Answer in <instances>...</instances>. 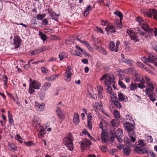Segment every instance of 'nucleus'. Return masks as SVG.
Instances as JSON below:
<instances>
[{"instance_id":"473e14b6","label":"nucleus","mask_w":157,"mask_h":157,"mask_svg":"<svg viewBox=\"0 0 157 157\" xmlns=\"http://www.w3.org/2000/svg\"><path fill=\"white\" fill-rule=\"evenodd\" d=\"M40 48H39L35 49L32 51L30 53L32 55H34L37 54L40 52H41Z\"/></svg>"},{"instance_id":"4be33fe9","label":"nucleus","mask_w":157,"mask_h":157,"mask_svg":"<svg viewBox=\"0 0 157 157\" xmlns=\"http://www.w3.org/2000/svg\"><path fill=\"white\" fill-rule=\"evenodd\" d=\"M68 54L65 52H62L59 55V58L60 61H62L64 58H67L68 57Z\"/></svg>"},{"instance_id":"7ed1b4c3","label":"nucleus","mask_w":157,"mask_h":157,"mask_svg":"<svg viewBox=\"0 0 157 157\" xmlns=\"http://www.w3.org/2000/svg\"><path fill=\"white\" fill-rule=\"evenodd\" d=\"M114 80V78L107 74L103 75L100 78L101 82L104 83L106 86H111L115 89L116 88L114 86L115 82Z\"/></svg>"},{"instance_id":"a18cd8bd","label":"nucleus","mask_w":157,"mask_h":157,"mask_svg":"<svg viewBox=\"0 0 157 157\" xmlns=\"http://www.w3.org/2000/svg\"><path fill=\"white\" fill-rule=\"evenodd\" d=\"M77 40L79 41L80 43H82L83 44H84L86 47L88 46L89 44V43L86 41V40H81L79 38V36H78L77 38Z\"/></svg>"},{"instance_id":"79ce46f5","label":"nucleus","mask_w":157,"mask_h":157,"mask_svg":"<svg viewBox=\"0 0 157 157\" xmlns=\"http://www.w3.org/2000/svg\"><path fill=\"white\" fill-rule=\"evenodd\" d=\"M56 76L54 75H51L50 76L46 78V79L48 81H52L56 79Z\"/></svg>"},{"instance_id":"f704fd0d","label":"nucleus","mask_w":157,"mask_h":157,"mask_svg":"<svg viewBox=\"0 0 157 157\" xmlns=\"http://www.w3.org/2000/svg\"><path fill=\"white\" fill-rule=\"evenodd\" d=\"M131 39L136 42L139 41L138 36L136 33H135V34L130 36Z\"/></svg>"},{"instance_id":"bb28decb","label":"nucleus","mask_w":157,"mask_h":157,"mask_svg":"<svg viewBox=\"0 0 157 157\" xmlns=\"http://www.w3.org/2000/svg\"><path fill=\"white\" fill-rule=\"evenodd\" d=\"M46 132L45 129L44 128L41 129L40 131L38 134V136L39 138H42L44 136V135L45 134Z\"/></svg>"},{"instance_id":"c756f323","label":"nucleus","mask_w":157,"mask_h":157,"mask_svg":"<svg viewBox=\"0 0 157 157\" xmlns=\"http://www.w3.org/2000/svg\"><path fill=\"white\" fill-rule=\"evenodd\" d=\"M154 29H151L148 25V36H149L150 38H151L153 36Z\"/></svg>"},{"instance_id":"39448f33","label":"nucleus","mask_w":157,"mask_h":157,"mask_svg":"<svg viewBox=\"0 0 157 157\" xmlns=\"http://www.w3.org/2000/svg\"><path fill=\"white\" fill-rule=\"evenodd\" d=\"M73 137L71 133H69L63 140L64 145L70 151H72L73 149L74 145L73 143Z\"/></svg>"},{"instance_id":"412c9836","label":"nucleus","mask_w":157,"mask_h":157,"mask_svg":"<svg viewBox=\"0 0 157 157\" xmlns=\"http://www.w3.org/2000/svg\"><path fill=\"white\" fill-rule=\"evenodd\" d=\"M148 96L149 97L150 100L152 102H154L156 100V95L154 92L149 93H148Z\"/></svg>"},{"instance_id":"f257e3e1","label":"nucleus","mask_w":157,"mask_h":157,"mask_svg":"<svg viewBox=\"0 0 157 157\" xmlns=\"http://www.w3.org/2000/svg\"><path fill=\"white\" fill-rule=\"evenodd\" d=\"M134 124H132L128 122H126L123 124L125 130L127 132L130 138V139L131 140V141L132 142H134L136 141V136L135 132L134 131Z\"/></svg>"},{"instance_id":"49530a36","label":"nucleus","mask_w":157,"mask_h":157,"mask_svg":"<svg viewBox=\"0 0 157 157\" xmlns=\"http://www.w3.org/2000/svg\"><path fill=\"white\" fill-rule=\"evenodd\" d=\"M134 70V69L133 68L130 67L129 68L126 69L125 70V71L128 74H131L132 73Z\"/></svg>"},{"instance_id":"052dcab7","label":"nucleus","mask_w":157,"mask_h":157,"mask_svg":"<svg viewBox=\"0 0 157 157\" xmlns=\"http://www.w3.org/2000/svg\"><path fill=\"white\" fill-rule=\"evenodd\" d=\"M101 24L103 26H107L108 25L109 22L107 20H101Z\"/></svg>"},{"instance_id":"9d476101","label":"nucleus","mask_w":157,"mask_h":157,"mask_svg":"<svg viewBox=\"0 0 157 157\" xmlns=\"http://www.w3.org/2000/svg\"><path fill=\"white\" fill-rule=\"evenodd\" d=\"M91 144L90 140L87 139H85V140L81 142V149H88Z\"/></svg>"},{"instance_id":"c03bdc74","label":"nucleus","mask_w":157,"mask_h":157,"mask_svg":"<svg viewBox=\"0 0 157 157\" xmlns=\"http://www.w3.org/2000/svg\"><path fill=\"white\" fill-rule=\"evenodd\" d=\"M67 75H65L66 77L65 80L67 82H69L71 81V73H66Z\"/></svg>"},{"instance_id":"09e8293b","label":"nucleus","mask_w":157,"mask_h":157,"mask_svg":"<svg viewBox=\"0 0 157 157\" xmlns=\"http://www.w3.org/2000/svg\"><path fill=\"white\" fill-rule=\"evenodd\" d=\"M48 23V20L46 18H44L42 20L41 22V24L44 25H47Z\"/></svg>"},{"instance_id":"9b49d317","label":"nucleus","mask_w":157,"mask_h":157,"mask_svg":"<svg viewBox=\"0 0 157 157\" xmlns=\"http://www.w3.org/2000/svg\"><path fill=\"white\" fill-rule=\"evenodd\" d=\"M135 81L140 82L139 83L137 84V87L141 89L145 87V86L144 85L145 81L142 77H136Z\"/></svg>"},{"instance_id":"f8f14e48","label":"nucleus","mask_w":157,"mask_h":157,"mask_svg":"<svg viewBox=\"0 0 157 157\" xmlns=\"http://www.w3.org/2000/svg\"><path fill=\"white\" fill-rule=\"evenodd\" d=\"M148 17L152 18L153 17L157 21V10L155 9H149L148 11Z\"/></svg>"},{"instance_id":"423d86ee","label":"nucleus","mask_w":157,"mask_h":157,"mask_svg":"<svg viewBox=\"0 0 157 157\" xmlns=\"http://www.w3.org/2000/svg\"><path fill=\"white\" fill-rule=\"evenodd\" d=\"M124 141L125 146L123 148V153L125 155L128 156L131 151L129 147H133V145L132 144L133 142L131 141V140L127 137L124 138Z\"/></svg>"},{"instance_id":"2eb2a0df","label":"nucleus","mask_w":157,"mask_h":157,"mask_svg":"<svg viewBox=\"0 0 157 157\" xmlns=\"http://www.w3.org/2000/svg\"><path fill=\"white\" fill-rule=\"evenodd\" d=\"M118 99L120 101H121L126 102L128 100V98L127 96L124 95L121 92H118Z\"/></svg>"},{"instance_id":"3c124183","label":"nucleus","mask_w":157,"mask_h":157,"mask_svg":"<svg viewBox=\"0 0 157 157\" xmlns=\"http://www.w3.org/2000/svg\"><path fill=\"white\" fill-rule=\"evenodd\" d=\"M71 53L72 54L75 56H82L81 55L82 54L81 53L76 50H74V51H72Z\"/></svg>"},{"instance_id":"a211bd4d","label":"nucleus","mask_w":157,"mask_h":157,"mask_svg":"<svg viewBox=\"0 0 157 157\" xmlns=\"http://www.w3.org/2000/svg\"><path fill=\"white\" fill-rule=\"evenodd\" d=\"M30 84L36 89H39L41 86V83L35 80H34Z\"/></svg>"},{"instance_id":"f3484780","label":"nucleus","mask_w":157,"mask_h":157,"mask_svg":"<svg viewBox=\"0 0 157 157\" xmlns=\"http://www.w3.org/2000/svg\"><path fill=\"white\" fill-rule=\"evenodd\" d=\"M150 79L148 78V93L152 92L154 89V86L153 83L150 81Z\"/></svg>"},{"instance_id":"72a5a7b5","label":"nucleus","mask_w":157,"mask_h":157,"mask_svg":"<svg viewBox=\"0 0 157 157\" xmlns=\"http://www.w3.org/2000/svg\"><path fill=\"white\" fill-rule=\"evenodd\" d=\"M24 144L28 147H31L35 145V144L32 140L24 142Z\"/></svg>"},{"instance_id":"13d9d810","label":"nucleus","mask_w":157,"mask_h":157,"mask_svg":"<svg viewBox=\"0 0 157 157\" xmlns=\"http://www.w3.org/2000/svg\"><path fill=\"white\" fill-rule=\"evenodd\" d=\"M100 52L103 54L104 55H107V53L105 49L103 48L102 47L101 48L100 50L99 51Z\"/></svg>"},{"instance_id":"37998d69","label":"nucleus","mask_w":157,"mask_h":157,"mask_svg":"<svg viewBox=\"0 0 157 157\" xmlns=\"http://www.w3.org/2000/svg\"><path fill=\"white\" fill-rule=\"evenodd\" d=\"M41 52L49 50L50 49V47L49 46H44L40 48Z\"/></svg>"},{"instance_id":"ddd939ff","label":"nucleus","mask_w":157,"mask_h":157,"mask_svg":"<svg viewBox=\"0 0 157 157\" xmlns=\"http://www.w3.org/2000/svg\"><path fill=\"white\" fill-rule=\"evenodd\" d=\"M35 107L36 109L39 111H43L45 107V105L44 103H40L37 101L35 102Z\"/></svg>"},{"instance_id":"b1692460","label":"nucleus","mask_w":157,"mask_h":157,"mask_svg":"<svg viewBox=\"0 0 157 157\" xmlns=\"http://www.w3.org/2000/svg\"><path fill=\"white\" fill-rule=\"evenodd\" d=\"M46 91L45 90L42 89H41L40 90V94L39 96L40 99L42 100H43L44 98Z\"/></svg>"},{"instance_id":"a19ab883","label":"nucleus","mask_w":157,"mask_h":157,"mask_svg":"<svg viewBox=\"0 0 157 157\" xmlns=\"http://www.w3.org/2000/svg\"><path fill=\"white\" fill-rule=\"evenodd\" d=\"M35 89H36L30 84L29 88V92L30 94H32L35 92Z\"/></svg>"},{"instance_id":"0e129e2a","label":"nucleus","mask_w":157,"mask_h":157,"mask_svg":"<svg viewBox=\"0 0 157 157\" xmlns=\"http://www.w3.org/2000/svg\"><path fill=\"white\" fill-rule=\"evenodd\" d=\"M100 149L102 151L104 152H105L108 150L107 147L105 146H100Z\"/></svg>"},{"instance_id":"864d4df0","label":"nucleus","mask_w":157,"mask_h":157,"mask_svg":"<svg viewBox=\"0 0 157 157\" xmlns=\"http://www.w3.org/2000/svg\"><path fill=\"white\" fill-rule=\"evenodd\" d=\"M118 84L122 88L124 89H126V85L121 81H119Z\"/></svg>"},{"instance_id":"cd10ccee","label":"nucleus","mask_w":157,"mask_h":157,"mask_svg":"<svg viewBox=\"0 0 157 157\" xmlns=\"http://www.w3.org/2000/svg\"><path fill=\"white\" fill-rule=\"evenodd\" d=\"M8 116L9 121L10 123V125L11 126L13 124L14 121L13 119V116L12 114H10L9 111L8 112Z\"/></svg>"},{"instance_id":"ea45409f","label":"nucleus","mask_w":157,"mask_h":157,"mask_svg":"<svg viewBox=\"0 0 157 157\" xmlns=\"http://www.w3.org/2000/svg\"><path fill=\"white\" fill-rule=\"evenodd\" d=\"M114 105L118 109H120L121 107V103L119 102L118 99H117V100H115L114 102Z\"/></svg>"},{"instance_id":"aec40b11","label":"nucleus","mask_w":157,"mask_h":157,"mask_svg":"<svg viewBox=\"0 0 157 157\" xmlns=\"http://www.w3.org/2000/svg\"><path fill=\"white\" fill-rule=\"evenodd\" d=\"M73 121L75 124H77L80 122L79 116L77 113H74Z\"/></svg>"},{"instance_id":"603ef678","label":"nucleus","mask_w":157,"mask_h":157,"mask_svg":"<svg viewBox=\"0 0 157 157\" xmlns=\"http://www.w3.org/2000/svg\"><path fill=\"white\" fill-rule=\"evenodd\" d=\"M45 15H44V16H43V15H42V14H39L37 15L36 16V18L38 20L41 21L45 17Z\"/></svg>"},{"instance_id":"6e6d98bb","label":"nucleus","mask_w":157,"mask_h":157,"mask_svg":"<svg viewBox=\"0 0 157 157\" xmlns=\"http://www.w3.org/2000/svg\"><path fill=\"white\" fill-rule=\"evenodd\" d=\"M87 127L90 130H91L92 129V124H91V121H87Z\"/></svg>"},{"instance_id":"e2e57ef3","label":"nucleus","mask_w":157,"mask_h":157,"mask_svg":"<svg viewBox=\"0 0 157 157\" xmlns=\"http://www.w3.org/2000/svg\"><path fill=\"white\" fill-rule=\"evenodd\" d=\"M41 70L42 72L44 74H46L48 71V69L44 67H42L41 68Z\"/></svg>"},{"instance_id":"a878e982","label":"nucleus","mask_w":157,"mask_h":157,"mask_svg":"<svg viewBox=\"0 0 157 157\" xmlns=\"http://www.w3.org/2000/svg\"><path fill=\"white\" fill-rule=\"evenodd\" d=\"M118 119H114L111 121V124L113 127L118 126L119 124V121Z\"/></svg>"},{"instance_id":"de8ad7c7","label":"nucleus","mask_w":157,"mask_h":157,"mask_svg":"<svg viewBox=\"0 0 157 157\" xmlns=\"http://www.w3.org/2000/svg\"><path fill=\"white\" fill-rule=\"evenodd\" d=\"M126 32L130 37L132 35H133V34H135V33L131 29H127Z\"/></svg>"},{"instance_id":"f03ea898","label":"nucleus","mask_w":157,"mask_h":157,"mask_svg":"<svg viewBox=\"0 0 157 157\" xmlns=\"http://www.w3.org/2000/svg\"><path fill=\"white\" fill-rule=\"evenodd\" d=\"M146 146V143L144 142V140H139L136 143L134 146V151L140 154L146 153L147 152Z\"/></svg>"},{"instance_id":"4468645a","label":"nucleus","mask_w":157,"mask_h":157,"mask_svg":"<svg viewBox=\"0 0 157 157\" xmlns=\"http://www.w3.org/2000/svg\"><path fill=\"white\" fill-rule=\"evenodd\" d=\"M148 62L153 63L155 67H157V58L153 55L150 54L148 58Z\"/></svg>"},{"instance_id":"c85d7f7f","label":"nucleus","mask_w":157,"mask_h":157,"mask_svg":"<svg viewBox=\"0 0 157 157\" xmlns=\"http://www.w3.org/2000/svg\"><path fill=\"white\" fill-rule=\"evenodd\" d=\"M136 64L137 66L143 69L144 70H145L146 71H147L146 66L142 63L138 61L136 62Z\"/></svg>"},{"instance_id":"c9c22d12","label":"nucleus","mask_w":157,"mask_h":157,"mask_svg":"<svg viewBox=\"0 0 157 157\" xmlns=\"http://www.w3.org/2000/svg\"><path fill=\"white\" fill-rule=\"evenodd\" d=\"M137 88V84L136 83H132L130 86V90L132 91H135Z\"/></svg>"},{"instance_id":"1a4fd4ad","label":"nucleus","mask_w":157,"mask_h":157,"mask_svg":"<svg viewBox=\"0 0 157 157\" xmlns=\"http://www.w3.org/2000/svg\"><path fill=\"white\" fill-rule=\"evenodd\" d=\"M13 41V44L15 46V49L18 48L21 45V40L18 36L16 35L14 36Z\"/></svg>"},{"instance_id":"20e7f679","label":"nucleus","mask_w":157,"mask_h":157,"mask_svg":"<svg viewBox=\"0 0 157 157\" xmlns=\"http://www.w3.org/2000/svg\"><path fill=\"white\" fill-rule=\"evenodd\" d=\"M110 134L111 135L110 138L109 140V142L110 143H112L113 142L115 138L117 139V140L120 143L122 142L121 138L122 137L123 131L121 129L118 128L116 132L111 131L110 132Z\"/></svg>"},{"instance_id":"58836bf2","label":"nucleus","mask_w":157,"mask_h":157,"mask_svg":"<svg viewBox=\"0 0 157 157\" xmlns=\"http://www.w3.org/2000/svg\"><path fill=\"white\" fill-rule=\"evenodd\" d=\"M114 28V26L112 25L108 24L105 28V30L107 32L110 31V30L113 29Z\"/></svg>"},{"instance_id":"0eeeda50","label":"nucleus","mask_w":157,"mask_h":157,"mask_svg":"<svg viewBox=\"0 0 157 157\" xmlns=\"http://www.w3.org/2000/svg\"><path fill=\"white\" fill-rule=\"evenodd\" d=\"M62 107V102L61 101L56 106V112L59 118L60 123H62L64 120L65 117V115L61 109Z\"/></svg>"},{"instance_id":"5701e85b","label":"nucleus","mask_w":157,"mask_h":157,"mask_svg":"<svg viewBox=\"0 0 157 157\" xmlns=\"http://www.w3.org/2000/svg\"><path fill=\"white\" fill-rule=\"evenodd\" d=\"M38 35L44 42L46 40L47 38H48V37L45 34L43 33L42 32L40 31L39 32Z\"/></svg>"},{"instance_id":"7c9ffc66","label":"nucleus","mask_w":157,"mask_h":157,"mask_svg":"<svg viewBox=\"0 0 157 157\" xmlns=\"http://www.w3.org/2000/svg\"><path fill=\"white\" fill-rule=\"evenodd\" d=\"M51 83L48 82H44L43 85V87H44V90H47L51 86Z\"/></svg>"},{"instance_id":"dca6fc26","label":"nucleus","mask_w":157,"mask_h":157,"mask_svg":"<svg viewBox=\"0 0 157 157\" xmlns=\"http://www.w3.org/2000/svg\"><path fill=\"white\" fill-rule=\"evenodd\" d=\"M101 138L102 143H105L107 141V134L104 130L103 129L101 134Z\"/></svg>"},{"instance_id":"393cba45","label":"nucleus","mask_w":157,"mask_h":157,"mask_svg":"<svg viewBox=\"0 0 157 157\" xmlns=\"http://www.w3.org/2000/svg\"><path fill=\"white\" fill-rule=\"evenodd\" d=\"M92 7L90 5L87 6L84 13V15L85 17L87 16L89 14L90 11L92 10Z\"/></svg>"},{"instance_id":"4d7b16f0","label":"nucleus","mask_w":157,"mask_h":157,"mask_svg":"<svg viewBox=\"0 0 157 157\" xmlns=\"http://www.w3.org/2000/svg\"><path fill=\"white\" fill-rule=\"evenodd\" d=\"M120 44V41L119 40H117L116 43V50L115 52H117L118 51L119 46Z\"/></svg>"},{"instance_id":"2f4dec72","label":"nucleus","mask_w":157,"mask_h":157,"mask_svg":"<svg viewBox=\"0 0 157 157\" xmlns=\"http://www.w3.org/2000/svg\"><path fill=\"white\" fill-rule=\"evenodd\" d=\"M124 59H122V61L123 62L127 63L128 65L130 66H132V62H133V60L128 59H125L124 58Z\"/></svg>"},{"instance_id":"bf43d9fd","label":"nucleus","mask_w":157,"mask_h":157,"mask_svg":"<svg viewBox=\"0 0 157 157\" xmlns=\"http://www.w3.org/2000/svg\"><path fill=\"white\" fill-rule=\"evenodd\" d=\"M97 90L98 91V93L103 92V88L102 87L100 86L99 85L97 86Z\"/></svg>"},{"instance_id":"774afa93","label":"nucleus","mask_w":157,"mask_h":157,"mask_svg":"<svg viewBox=\"0 0 157 157\" xmlns=\"http://www.w3.org/2000/svg\"><path fill=\"white\" fill-rule=\"evenodd\" d=\"M137 33L141 35L144 36V37L145 38L146 37H147V34H145L144 33L142 32L139 29H138Z\"/></svg>"},{"instance_id":"4c0bfd02","label":"nucleus","mask_w":157,"mask_h":157,"mask_svg":"<svg viewBox=\"0 0 157 157\" xmlns=\"http://www.w3.org/2000/svg\"><path fill=\"white\" fill-rule=\"evenodd\" d=\"M110 49L112 51L115 52L116 47L114 42L113 41H111L109 45Z\"/></svg>"},{"instance_id":"69168bd1","label":"nucleus","mask_w":157,"mask_h":157,"mask_svg":"<svg viewBox=\"0 0 157 157\" xmlns=\"http://www.w3.org/2000/svg\"><path fill=\"white\" fill-rule=\"evenodd\" d=\"M107 90L108 93L109 94L112 93V89L110 86H107Z\"/></svg>"},{"instance_id":"5fc2aeb1","label":"nucleus","mask_w":157,"mask_h":157,"mask_svg":"<svg viewBox=\"0 0 157 157\" xmlns=\"http://www.w3.org/2000/svg\"><path fill=\"white\" fill-rule=\"evenodd\" d=\"M103 92L98 93L97 94L98 98L99 100H101L103 97Z\"/></svg>"},{"instance_id":"8fccbe9b","label":"nucleus","mask_w":157,"mask_h":157,"mask_svg":"<svg viewBox=\"0 0 157 157\" xmlns=\"http://www.w3.org/2000/svg\"><path fill=\"white\" fill-rule=\"evenodd\" d=\"M114 115L116 119H119L120 117L119 113L117 110H115L114 111Z\"/></svg>"},{"instance_id":"338daca9","label":"nucleus","mask_w":157,"mask_h":157,"mask_svg":"<svg viewBox=\"0 0 157 157\" xmlns=\"http://www.w3.org/2000/svg\"><path fill=\"white\" fill-rule=\"evenodd\" d=\"M142 61L146 65H147V58L146 57L144 56L141 58Z\"/></svg>"},{"instance_id":"6ab92c4d","label":"nucleus","mask_w":157,"mask_h":157,"mask_svg":"<svg viewBox=\"0 0 157 157\" xmlns=\"http://www.w3.org/2000/svg\"><path fill=\"white\" fill-rule=\"evenodd\" d=\"M9 149L12 151L14 152L17 149V147L13 143H8Z\"/></svg>"},{"instance_id":"680f3d73","label":"nucleus","mask_w":157,"mask_h":157,"mask_svg":"<svg viewBox=\"0 0 157 157\" xmlns=\"http://www.w3.org/2000/svg\"><path fill=\"white\" fill-rule=\"evenodd\" d=\"M86 115L87 116V121H91L92 120V116L91 113L90 112H89L86 114Z\"/></svg>"},{"instance_id":"6e6552de","label":"nucleus","mask_w":157,"mask_h":157,"mask_svg":"<svg viewBox=\"0 0 157 157\" xmlns=\"http://www.w3.org/2000/svg\"><path fill=\"white\" fill-rule=\"evenodd\" d=\"M136 21L139 23L140 25L143 30L146 32L147 31V24L142 19L141 17H138L136 18Z\"/></svg>"},{"instance_id":"e433bc0d","label":"nucleus","mask_w":157,"mask_h":157,"mask_svg":"<svg viewBox=\"0 0 157 157\" xmlns=\"http://www.w3.org/2000/svg\"><path fill=\"white\" fill-rule=\"evenodd\" d=\"M114 13L116 15L120 17V21H122L123 19V14L121 12L119 11H116V12H114Z\"/></svg>"}]
</instances>
